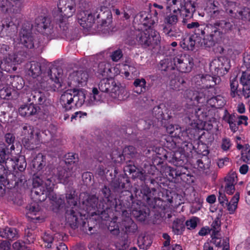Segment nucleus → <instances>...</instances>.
Returning <instances> with one entry per match:
<instances>
[{
  "label": "nucleus",
  "instance_id": "f257e3e1",
  "mask_svg": "<svg viewBox=\"0 0 250 250\" xmlns=\"http://www.w3.org/2000/svg\"><path fill=\"white\" fill-rule=\"evenodd\" d=\"M186 92L187 94L189 95L187 96L188 98L191 100L194 99L198 104H201L190 107L187 110L188 119L191 121V129H187L186 131L188 134L194 135L200 128L199 123L207 116L208 106L219 107L223 105V102L222 97L220 96L210 97L208 95L209 91L208 90L199 93L195 96H193L194 93L191 90H187Z\"/></svg>",
  "mask_w": 250,
  "mask_h": 250
},
{
  "label": "nucleus",
  "instance_id": "f03ea898",
  "mask_svg": "<svg viewBox=\"0 0 250 250\" xmlns=\"http://www.w3.org/2000/svg\"><path fill=\"white\" fill-rule=\"evenodd\" d=\"M80 172V168L78 166H74L71 167V169L68 166H64L63 167H59L57 169V175L55 176L56 179L50 176L46 177L43 176L42 178L39 177H35L33 179V189L32 192L40 196L38 199L40 201H43L47 197L54 200L56 198V196L54 197V194L52 192L54 183L58 182L65 184L69 177L73 175L75 176Z\"/></svg>",
  "mask_w": 250,
  "mask_h": 250
},
{
  "label": "nucleus",
  "instance_id": "7ed1b4c3",
  "mask_svg": "<svg viewBox=\"0 0 250 250\" xmlns=\"http://www.w3.org/2000/svg\"><path fill=\"white\" fill-rule=\"evenodd\" d=\"M28 74L36 79V85L39 89L55 91L56 88L61 87V70L54 68L43 72L39 62H32L30 63Z\"/></svg>",
  "mask_w": 250,
  "mask_h": 250
},
{
  "label": "nucleus",
  "instance_id": "20e7f679",
  "mask_svg": "<svg viewBox=\"0 0 250 250\" xmlns=\"http://www.w3.org/2000/svg\"><path fill=\"white\" fill-rule=\"evenodd\" d=\"M149 15L145 12H141L137 15L134 22L137 23L140 27L134 31L136 42L139 44L148 46L150 44H157L161 41L159 34L152 28L155 23L154 20H149Z\"/></svg>",
  "mask_w": 250,
  "mask_h": 250
},
{
  "label": "nucleus",
  "instance_id": "39448f33",
  "mask_svg": "<svg viewBox=\"0 0 250 250\" xmlns=\"http://www.w3.org/2000/svg\"><path fill=\"white\" fill-rule=\"evenodd\" d=\"M162 71L177 69L182 73L190 72L194 65L193 59L189 55L178 54L173 59V61L165 59L160 62Z\"/></svg>",
  "mask_w": 250,
  "mask_h": 250
},
{
  "label": "nucleus",
  "instance_id": "423d86ee",
  "mask_svg": "<svg viewBox=\"0 0 250 250\" xmlns=\"http://www.w3.org/2000/svg\"><path fill=\"white\" fill-rule=\"evenodd\" d=\"M85 91L80 90L67 91L63 93L60 98V103L63 108L68 111L75 107H81L85 102Z\"/></svg>",
  "mask_w": 250,
  "mask_h": 250
},
{
  "label": "nucleus",
  "instance_id": "0eeeda50",
  "mask_svg": "<svg viewBox=\"0 0 250 250\" xmlns=\"http://www.w3.org/2000/svg\"><path fill=\"white\" fill-rule=\"evenodd\" d=\"M220 30V23L216 22L213 25L210 24L199 28L196 32L204 37V44L209 47L222 39L223 32Z\"/></svg>",
  "mask_w": 250,
  "mask_h": 250
},
{
  "label": "nucleus",
  "instance_id": "6e6552de",
  "mask_svg": "<svg viewBox=\"0 0 250 250\" xmlns=\"http://www.w3.org/2000/svg\"><path fill=\"white\" fill-rule=\"evenodd\" d=\"M102 92H108L111 97L118 100H123L127 97L126 90L112 78L103 79L98 84Z\"/></svg>",
  "mask_w": 250,
  "mask_h": 250
},
{
  "label": "nucleus",
  "instance_id": "1a4fd4ad",
  "mask_svg": "<svg viewBox=\"0 0 250 250\" xmlns=\"http://www.w3.org/2000/svg\"><path fill=\"white\" fill-rule=\"evenodd\" d=\"M166 8L174 13H181L183 18L191 17L195 11V7L191 0H167Z\"/></svg>",
  "mask_w": 250,
  "mask_h": 250
},
{
  "label": "nucleus",
  "instance_id": "9d476101",
  "mask_svg": "<svg viewBox=\"0 0 250 250\" xmlns=\"http://www.w3.org/2000/svg\"><path fill=\"white\" fill-rule=\"evenodd\" d=\"M21 135L22 144L27 149H33L42 142L40 131L31 125H25L22 127Z\"/></svg>",
  "mask_w": 250,
  "mask_h": 250
},
{
  "label": "nucleus",
  "instance_id": "9b49d317",
  "mask_svg": "<svg viewBox=\"0 0 250 250\" xmlns=\"http://www.w3.org/2000/svg\"><path fill=\"white\" fill-rule=\"evenodd\" d=\"M74 193V191H71L70 193H66V195L67 202L71 207V208L67 209L66 212V223L72 229L78 227L81 220L79 213L74 210V208L76 209L77 205V198Z\"/></svg>",
  "mask_w": 250,
  "mask_h": 250
},
{
  "label": "nucleus",
  "instance_id": "f8f14e48",
  "mask_svg": "<svg viewBox=\"0 0 250 250\" xmlns=\"http://www.w3.org/2000/svg\"><path fill=\"white\" fill-rule=\"evenodd\" d=\"M21 62L15 55H13L10 47L5 44H0V68L5 71H9L13 64Z\"/></svg>",
  "mask_w": 250,
  "mask_h": 250
},
{
  "label": "nucleus",
  "instance_id": "ddd939ff",
  "mask_svg": "<svg viewBox=\"0 0 250 250\" xmlns=\"http://www.w3.org/2000/svg\"><path fill=\"white\" fill-rule=\"evenodd\" d=\"M6 146L3 143H0V183L4 187L9 184L8 176L10 174L9 170L5 168L2 163L10 160L13 157L11 154L6 153L5 150Z\"/></svg>",
  "mask_w": 250,
  "mask_h": 250
},
{
  "label": "nucleus",
  "instance_id": "4468645a",
  "mask_svg": "<svg viewBox=\"0 0 250 250\" xmlns=\"http://www.w3.org/2000/svg\"><path fill=\"white\" fill-rule=\"evenodd\" d=\"M226 11L230 16L243 21H250V9L248 7L239 8L236 3L232 1L226 5Z\"/></svg>",
  "mask_w": 250,
  "mask_h": 250
},
{
  "label": "nucleus",
  "instance_id": "2eb2a0df",
  "mask_svg": "<svg viewBox=\"0 0 250 250\" xmlns=\"http://www.w3.org/2000/svg\"><path fill=\"white\" fill-rule=\"evenodd\" d=\"M200 35L196 32V34L186 36L181 42V46L185 50H193L195 46L202 45Z\"/></svg>",
  "mask_w": 250,
  "mask_h": 250
},
{
  "label": "nucleus",
  "instance_id": "dca6fc26",
  "mask_svg": "<svg viewBox=\"0 0 250 250\" xmlns=\"http://www.w3.org/2000/svg\"><path fill=\"white\" fill-rule=\"evenodd\" d=\"M99 73L102 76L112 77L120 73H124V64H117L113 68H109V64L105 62H101L99 64Z\"/></svg>",
  "mask_w": 250,
  "mask_h": 250
},
{
  "label": "nucleus",
  "instance_id": "f3484780",
  "mask_svg": "<svg viewBox=\"0 0 250 250\" xmlns=\"http://www.w3.org/2000/svg\"><path fill=\"white\" fill-rule=\"evenodd\" d=\"M88 78V73L84 71L79 70L71 73L68 77L71 84L83 86L86 84Z\"/></svg>",
  "mask_w": 250,
  "mask_h": 250
},
{
  "label": "nucleus",
  "instance_id": "a211bd4d",
  "mask_svg": "<svg viewBox=\"0 0 250 250\" xmlns=\"http://www.w3.org/2000/svg\"><path fill=\"white\" fill-rule=\"evenodd\" d=\"M239 81L243 86L242 95L247 99L250 97V71H243L239 77Z\"/></svg>",
  "mask_w": 250,
  "mask_h": 250
},
{
  "label": "nucleus",
  "instance_id": "6ab92c4d",
  "mask_svg": "<svg viewBox=\"0 0 250 250\" xmlns=\"http://www.w3.org/2000/svg\"><path fill=\"white\" fill-rule=\"evenodd\" d=\"M78 22L83 28L90 27L95 21L94 16L88 11H81L77 15Z\"/></svg>",
  "mask_w": 250,
  "mask_h": 250
},
{
  "label": "nucleus",
  "instance_id": "aec40b11",
  "mask_svg": "<svg viewBox=\"0 0 250 250\" xmlns=\"http://www.w3.org/2000/svg\"><path fill=\"white\" fill-rule=\"evenodd\" d=\"M60 10V17H63L62 19H60V26L61 28L63 26V24H66V19L73 16L75 12V6L74 3H67L65 4L64 8L59 7Z\"/></svg>",
  "mask_w": 250,
  "mask_h": 250
},
{
  "label": "nucleus",
  "instance_id": "412c9836",
  "mask_svg": "<svg viewBox=\"0 0 250 250\" xmlns=\"http://www.w3.org/2000/svg\"><path fill=\"white\" fill-rule=\"evenodd\" d=\"M104 97L96 87H93L92 92L89 94L87 98H85L84 103L87 105H93L102 102Z\"/></svg>",
  "mask_w": 250,
  "mask_h": 250
},
{
  "label": "nucleus",
  "instance_id": "4be33fe9",
  "mask_svg": "<svg viewBox=\"0 0 250 250\" xmlns=\"http://www.w3.org/2000/svg\"><path fill=\"white\" fill-rule=\"evenodd\" d=\"M217 3H210L205 9L208 16L212 19H219L222 16L223 11L218 7Z\"/></svg>",
  "mask_w": 250,
  "mask_h": 250
},
{
  "label": "nucleus",
  "instance_id": "5701e85b",
  "mask_svg": "<svg viewBox=\"0 0 250 250\" xmlns=\"http://www.w3.org/2000/svg\"><path fill=\"white\" fill-rule=\"evenodd\" d=\"M31 163L33 167L37 170H40L45 165V156L41 153L32 155Z\"/></svg>",
  "mask_w": 250,
  "mask_h": 250
},
{
  "label": "nucleus",
  "instance_id": "b1692460",
  "mask_svg": "<svg viewBox=\"0 0 250 250\" xmlns=\"http://www.w3.org/2000/svg\"><path fill=\"white\" fill-rule=\"evenodd\" d=\"M37 111V107L33 104L22 105L19 109V113L22 116L34 115Z\"/></svg>",
  "mask_w": 250,
  "mask_h": 250
},
{
  "label": "nucleus",
  "instance_id": "393cba45",
  "mask_svg": "<svg viewBox=\"0 0 250 250\" xmlns=\"http://www.w3.org/2000/svg\"><path fill=\"white\" fill-rule=\"evenodd\" d=\"M127 214L126 211L123 212V216L125 217V218L122 221V225L125 227L126 232H131L136 229V225L129 216H127Z\"/></svg>",
  "mask_w": 250,
  "mask_h": 250
},
{
  "label": "nucleus",
  "instance_id": "a878e982",
  "mask_svg": "<svg viewBox=\"0 0 250 250\" xmlns=\"http://www.w3.org/2000/svg\"><path fill=\"white\" fill-rule=\"evenodd\" d=\"M0 235L10 240L18 238L19 235L17 230L14 228L6 227L0 230Z\"/></svg>",
  "mask_w": 250,
  "mask_h": 250
},
{
  "label": "nucleus",
  "instance_id": "bb28decb",
  "mask_svg": "<svg viewBox=\"0 0 250 250\" xmlns=\"http://www.w3.org/2000/svg\"><path fill=\"white\" fill-rule=\"evenodd\" d=\"M230 95L232 97L234 98L237 96H240L241 93L242 94V91L238 89L239 87V83L237 80V76H232L230 78Z\"/></svg>",
  "mask_w": 250,
  "mask_h": 250
},
{
  "label": "nucleus",
  "instance_id": "cd10ccee",
  "mask_svg": "<svg viewBox=\"0 0 250 250\" xmlns=\"http://www.w3.org/2000/svg\"><path fill=\"white\" fill-rule=\"evenodd\" d=\"M11 161L13 162L12 167L15 168H17L20 171H22L25 169L26 167V163L24 158L21 157L19 159L18 156H15L11 158Z\"/></svg>",
  "mask_w": 250,
  "mask_h": 250
},
{
  "label": "nucleus",
  "instance_id": "c85d7f7f",
  "mask_svg": "<svg viewBox=\"0 0 250 250\" xmlns=\"http://www.w3.org/2000/svg\"><path fill=\"white\" fill-rule=\"evenodd\" d=\"M152 240L149 235H140L138 239V246L140 249L147 250L151 245Z\"/></svg>",
  "mask_w": 250,
  "mask_h": 250
},
{
  "label": "nucleus",
  "instance_id": "c756f323",
  "mask_svg": "<svg viewBox=\"0 0 250 250\" xmlns=\"http://www.w3.org/2000/svg\"><path fill=\"white\" fill-rule=\"evenodd\" d=\"M133 84L135 86V92L141 94L145 92L146 90V81L145 79H136L134 81Z\"/></svg>",
  "mask_w": 250,
  "mask_h": 250
},
{
  "label": "nucleus",
  "instance_id": "7c9ffc66",
  "mask_svg": "<svg viewBox=\"0 0 250 250\" xmlns=\"http://www.w3.org/2000/svg\"><path fill=\"white\" fill-rule=\"evenodd\" d=\"M240 195L238 192H236L231 199L229 202H228L227 209L229 214H233L235 212L237 207L238 202L239 200Z\"/></svg>",
  "mask_w": 250,
  "mask_h": 250
},
{
  "label": "nucleus",
  "instance_id": "2f4dec72",
  "mask_svg": "<svg viewBox=\"0 0 250 250\" xmlns=\"http://www.w3.org/2000/svg\"><path fill=\"white\" fill-rule=\"evenodd\" d=\"M172 230L177 235L181 234L184 230V220L181 219H176L172 224Z\"/></svg>",
  "mask_w": 250,
  "mask_h": 250
},
{
  "label": "nucleus",
  "instance_id": "473e14b6",
  "mask_svg": "<svg viewBox=\"0 0 250 250\" xmlns=\"http://www.w3.org/2000/svg\"><path fill=\"white\" fill-rule=\"evenodd\" d=\"M179 17L183 18V15L181 13H174L173 12H170V13L166 16L165 18V23L171 25L175 24Z\"/></svg>",
  "mask_w": 250,
  "mask_h": 250
},
{
  "label": "nucleus",
  "instance_id": "72a5a7b5",
  "mask_svg": "<svg viewBox=\"0 0 250 250\" xmlns=\"http://www.w3.org/2000/svg\"><path fill=\"white\" fill-rule=\"evenodd\" d=\"M26 210L27 217L34 219L35 218H33L31 215H36L37 213L40 211V208L37 203L33 202L30 205L27 206Z\"/></svg>",
  "mask_w": 250,
  "mask_h": 250
},
{
  "label": "nucleus",
  "instance_id": "f704fd0d",
  "mask_svg": "<svg viewBox=\"0 0 250 250\" xmlns=\"http://www.w3.org/2000/svg\"><path fill=\"white\" fill-rule=\"evenodd\" d=\"M78 160V155L73 153H68L65 156V167L68 166L71 169V167L74 166H77L75 162Z\"/></svg>",
  "mask_w": 250,
  "mask_h": 250
},
{
  "label": "nucleus",
  "instance_id": "c9c22d12",
  "mask_svg": "<svg viewBox=\"0 0 250 250\" xmlns=\"http://www.w3.org/2000/svg\"><path fill=\"white\" fill-rule=\"evenodd\" d=\"M163 31L168 37L177 38L180 37L181 35V31L178 28L175 27L169 28L167 26H165L163 28Z\"/></svg>",
  "mask_w": 250,
  "mask_h": 250
},
{
  "label": "nucleus",
  "instance_id": "e433bc0d",
  "mask_svg": "<svg viewBox=\"0 0 250 250\" xmlns=\"http://www.w3.org/2000/svg\"><path fill=\"white\" fill-rule=\"evenodd\" d=\"M223 58H220L213 60L210 64V69L211 70H214L215 73H218L219 70L223 68Z\"/></svg>",
  "mask_w": 250,
  "mask_h": 250
},
{
  "label": "nucleus",
  "instance_id": "4c0bfd02",
  "mask_svg": "<svg viewBox=\"0 0 250 250\" xmlns=\"http://www.w3.org/2000/svg\"><path fill=\"white\" fill-rule=\"evenodd\" d=\"M61 236L59 234H56L55 236L53 237L52 235L48 233H45L44 235L42 236V240L44 243H47L46 247L48 248H50L51 247V244L53 241H55L57 239H61Z\"/></svg>",
  "mask_w": 250,
  "mask_h": 250
},
{
  "label": "nucleus",
  "instance_id": "58836bf2",
  "mask_svg": "<svg viewBox=\"0 0 250 250\" xmlns=\"http://www.w3.org/2000/svg\"><path fill=\"white\" fill-rule=\"evenodd\" d=\"M21 42L26 48H32L34 47L32 37L28 35H23L20 39Z\"/></svg>",
  "mask_w": 250,
  "mask_h": 250
},
{
  "label": "nucleus",
  "instance_id": "ea45409f",
  "mask_svg": "<svg viewBox=\"0 0 250 250\" xmlns=\"http://www.w3.org/2000/svg\"><path fill=\"white\" fill-rule=\"evenodd\" d=\"M167 131L172 136H179L181 128L178 125H169L167 127Z\"/></svg>",
  "mask_w": 250,
  "mask_h": 250
},
{
  "label": "nucleus",
  "instance_id": "a19ab883",
  "mask_svg": "<svg viewBox=\"0 0 250 250\" xmlns=\"http://www.w3.org/2000/svg\"><path fill=\"white\" fill-rule=\"evenodd\" d=\"M123 69L124 70L125 76L126 78H128L129 76L130 73L133 76H136L138 74L136 68L133 66L124 64Z\"/></svg>",
  "mask_w": 250,
  "mask_h": 250
},
{
  "label": "nucleus",
  "instance_id": "79ce46f5",
  "mask_svg": "<svg viewBox=\"0 0 250 250\" xmlns=\"http://www.w3.org/2000/svg\"><path fill=\"white\" fill-rule=\"evenodd\" d=\"M245 149L241 152L242 160L247 163H250V146L248 144L245 145Z\"/></svg>",
  "mask_w": 250,
  "mask_h": 250
},
{
  "label": "nucleus",
  "instance_id": "37998d69",
  "mask_svg": "<svg viewBox=\"0 0 250 250\" xmlns=\"http://www.w3.org/2000/svg\"><path fill=\"white\" fill-rule=\"evenodd\" d=\"M184 83L185 81L182 78L177 77L170 81V85L172 89L179 90L181 89L180 85Z\"/></svg>",
  "mask_w": 250,
  "mask_h": 250
},
{
  "label": "nucleus",
  "instance_id": "c03bdc74",
  "mask_svg": "<svg viewBox=\"0 0 250 250\" xmlns=\"http://www.w3.org/2000/svg\"><path fill=\"white\" fill-rule=\"evenodd\" d=\"M198 78L201 79L202 83H205L207 87H210L213 85L214 83L213 81V78L209 75H206L205 76H200L199 75Z\"/></svg>",
  "mask_w": 250,
  "mask_h": 250
},
{
  "label": "nucleus",
  "instance_id": "a18cd8bd",
  "mask_svg": "<svg viewBox=\"0 0 250 250\" xmlns=\"http://www.w3.org/2000/svg\"><path fill=\"white\" fill-rule=\"evenodd\" d=\"M16 185L18 187H23L25 188L27 186L26 180L25 176L22 174L21 173L18 174V177H16L15 179Z\"/></svg>",
  "mask_w": 250,
  "mask_h": 250
},
{
  "label": "nucleus",
  "instance_id": "49530a36",
  "mask_svg": "<svg viewBox=\"0 0 250 250\" xmlns=\"http://www.w3.org/2000/svg\"><path fill=\"white\" fill-rule=\"evenodd\" d=\"M11 95V88L7 85L0 90V97L3 99H8Z\"/></svg>",
  "mask_w": 250,
  "mask_h": 250
},
{
  "label": "nucleus",
  "instance_id": "de8ad7c7",
  "mask_svg": "<svg viewBox=\"0 0 250 250\" xmlns=\"http://www.w3.org/2000/svg\"><path fill=\"white\" fill-rule=\"evenodd\" d=\"M199 222V219L196 217H192L189 220L186 221V224L187 228L189 229H195Z\"/></svg>",
  "mask_w": 250,
  "mask_h": 250
},
{
  "label": "nucleus",
  "instance_id": "09e8293b",
  "mask_svg": "<svg viewBox=\"0 0 250 250\" xmlns=\"http://www.w3.org/2000/svg\"><path fill=\"white\" fill-rule=\"evenodd\" d=\"M237 181V174L235 172H230L226 177V183L235 184Z\"/></svg>",
  "mask_w": 250,
  "mask_h": 250
},
{
  "label": "nucleus",
  "instance_id": "8fccbe9b",
  "mask_svg": "<svg viewBox=\"0 0 250 250\" xmlns=\"http://www.w3.org/2000/svg\"><path fill=\"white\" fill-rule=\"evenodd\" d=\"M231 146L232 144L229 139L224 138L222 139L221 147L223 151H228Z\"/></svg>",
  "mask_w": 250,
  "mask_h": 250
},
{
  "label": "nucleus",
  "instance_id": "3c124183",
  "mask_svg": "<svg viewBox=\"0 0 250 250\" xmlns=\"http://www.w3.org/2000/svg\"><path fill=\"white\" fill-rule=\"evenodd\" d=\"M16 28V26L14 25L13 22L9 21H5L2 23V31L6 32L7 30H15Z\"/></svg>",
  "mask_w": 250,
  "mask_h": 250
},
{
  "label": "nucleus",
  "instance_id": "603ef678",
  "mask_svg": "<svg viewBox=\"0 0 250 250\" xmlns=\"http://www.w3.org/2000/svg\"><path fill=\"white\" fill-rule=\"evenodd\" d=\"M33 99L39 104H41L45 101V97L41 92H35V94L33 95Z\"/></svg>",
  "mask_w": 250,
  "mask_h": 250
},
{
  "label": "nucleus",
  "instance_id": "864d4df0",
  "mask_svg": "<svg viewBox=\"0 0 250 250\" xmlns=\"http://www.w3.org/2000/svg\"><path fill=\"white\" fill-rule=\"evenodd\" d=\"M218 22L220 23V27L221 28H223L225 32L230 31L232 29L233 25L229 22L222 21Z\"/></svg>",
  "mask_w": 250,
  "mask_h": 250
},
{
  "label": "nucleus",
  "instance_id": "5fc2aeb1",
  "mask_svg": "<svg viewBox=\"0 0 250 250\" xmlns=\"http://www.w3.org/2000/svg\"><path fill=\"white\" fill-rule=\"evenodd\" d=\"M218 201L220 204L223 206L228 205V199H227L226 195L221 191L219 192Z\"/></svg>",
  "mask_w": 250,
  "mask_h": 250
},
{
  "label": "nucleus",
  "instance_id": "6e6d98bb",
  "mask_svg": "<svg viewBox=\"0 0 250 250\" xmlns=\"http://www.w3.org/2000/svg\"><path fill=\"white\" fill-rule=\"evenodd\" d=\"M236 250H250V240H248L236 247Z\"/></svg>",
  "mask_w": 250,
  "mask_h": 250
},
{
  "label": "nucleus",
  "instance_id": "4d7b16f0",
  "mask_svg": "<svg viewBox=\"0 0 250 250\" xmlns=\"http://www.w3.org/2000/svg\"><path fill=\"white\" fill-rule=\"evenodd\" d=\"M11 6V2L8 0H0V7L2 11H7Z\"/></svg>",
  "mask_w": 250,
  "mask_h": 250
},
{
  "label": "nucleus",
  "instance_id": "13d9d810",
  "mask_svg": "<svg viewBox=\"0 0 250 250\" xmlns=\"http://www.w3.org/2000/svg\"><path fill=\"white\" fill-rule=\"evenodd\" d=\"M116 247L120 250H125L128 247V244L126 240H124L121 242H117Z\"/></svg>",
  "mask_w": 250,
  "mask_h": 250
},
{
  "label": "nucleus",
  "instance_id": "bf43d9fd",
  "mask_svg": "<svg viewBox=\"0 0 250 250\" xmlns=\"http://www.w3.org/2000/svg\"><path fill=\"white\" fill-rule=\"evenodd\" d=\"M122 52L120 49L114 51L111 55L113 61H118L122 57Z\"/></svg>",
  "mask_w": 250,
  "mask_h": 250
},
{
  "label": "nucleus",
  "instance_id": "052dcab7",
  "mask_svg": "<svg viewBox=\"0 0 250 250\" xmlns=\"http://www.w3.org/2000/svg\"><path fill=\"white\" fill-rule=\"evenodd\" d=\"M237 125H241L244 124L247 126L248 125V117L245 115H240L238 117Z\"/></svg>",
  "mask_w": 250,
  "mask_h": 250
},
{
  "label": "nucleus",
  "instance_id": "680f3d73",
  "mask_svg": "<svg viewBox=\"0 0 250 250\" xmlns=\"http://www.w3.org/2000/svg\"><path fill=\"white\" fill-rule=\"evenodd\" d=\"M24 243L20 241L16 242L13 244V247L16 250H25L24 249H27V247H24Z\"/></svg>",
  "mask_w": 250,
  "mask_h": 250
},
{
  "label": "nucleus",
  "instance_id": "e2e57ef3",
  "mask_svg": "<svg viewBox=\"0 0 250 250\" xmlns=\"http://www.w3.org/2000/svg\"><path fill=\"white\" fill-rule=\"evenodd\" d=\"M234 190V184L226 183L225 190L228 194H232Z\"/></svg>",
  "mask_w": 250,
  "mask_h": 250
},
{
  "label": "nucleus",
  "instance_id": "0e129e2a",
  "mask_svg": "<svg viewBox=\"0 0 250 250\" xmlns=\"http://www.w3.org/2000/svg\"><path fill=\"white\" fill-rule=\"evenodd\" d=\"M87 115L86 113L83 112L82 111H78L76 112L74 114H73L71 117V121H73V120H76L77 118H81L82 117L86 116Z\"/></svg>",
  "mask_w": 250,
  "mask_h": 250
},
{
  "label": "nucleus",
  "instance_id": "69168bd1",
  "mask_svg": "<svg viewBox=\"0 0 250 250\" xmlns=\"http://www.w3.org/2000/svg\"><path fill=\"white\" fill-rule=\"evenodd\" d=\"M10 248V244L6 241H0V249L2 250H9Z\"/></svg>",
  "mask_w": 250,
  "mask_h": 250
},
{
  "label": "nucleus",
  "instance_id": "338daca9",
  "mask_svg": "<svg viewBox=\"0 0 250 250\" xmlns=\"http://www.w3.org/2000/svg\"><path fill=\"white\" fill-rule=\"evenodd\" d=\"M132 214L135 217L140 221H144L146 217V214H144L140 212L138 213L137 210H133L132 211Z\"/></svg>",
  "mask_w": 250,
  "mask_h": 250
},
{
  "label": "nucleus",
  "instance_id": "774afa93",
  "mask_svg": "<svg viewBox=\"0 0 250 250\" xmlns=\"http://www.w3.org/2000/svg\"><path fill=\"white\" fill-rule=\"evenodd\" d=\"M5 139L6 143H7L8 144H11L13 143L15 140V136L12 134L7 133L5 135Z\"/></svg>",
  "mask_w": 250,
  "mask_h": 250
}]
</instances>
